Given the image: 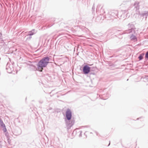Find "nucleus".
Here are the masks:
<instances>
[{"label":"nucleus","instance_id":"f257e3e1","mask_svg":"<svg viewBox=\"0 0 148 148\" xmlns=\"http://www.w3.org/2000/svg\"><path fill=\"white\" fill-rule=\"evenodd\" d=\"M49 59L48 57H44L41 60L38 62V70L40 71H42L43 68L46 67L49 63Z\"/></svg>","mask_w":148,"mask_h":148},{"label":"nucleus","instance_id":"f03ea898","mask_svg":"<svg viewBox=\"0 0 148 148\" xmlns=\"http://www.w3.org/2000/svg\"><path fill=\"white\" fill-rule=\"evenodd\" d=\"M90 67L87 65L85 66L83 68V71L84 74H88L90 71Z\"/></svg>","mask_w":148,"mask_h":148},{"label":"nucleus","instance_id":"7ed1b4c3","mask_svg":"<svg viewBox=\"0 0 148 148\" xmlns=\"http://www.w3.org/2000/svg\"><path fill=\"white\" fill-rule=\"evenodd\" d=\"M66 116L68 120H70L71 118V112L70 110L68 109L66 112Z\"/></svg>","mask_w":148,"mask_h":148},{"label":"nucleus","instance_id":"20e7f679","mask_svg":"<svg viewBox=\"0 0 148 148\" xmlns=\"http://www.w3.org/2000/svg\"><path fill=\"white\" fill-rule=\"evenodd\" d=\"M1 125L2 127L3 128V130L4 132H5L7 130L5 127V126L4 124L3 123V122H2L1 123Z\"/></svg>","mask_w":148,"mask_h":148},{"label":"nucleus","instance_id":"39448f33","mask_svg":"<svg viewBox=\"0 0 148 148\" xmlns=\"http://www.w3.org/2000/svg\"><path fill=\"white\" fill-rule=\"evenodd\" d=\"M130 38L131 40H134L136 39V38L135 36L134 35H132L131 37Z\"/></svg>","mask_w":148,"mask_h":148},{"label":"nucleus","instance_id":"423d86ee","mask_svg":"<svg viewBox=\"0 0 148 148\" xmlns=\"http://www.w3.org/2000/svg\"><path fill=\"white\" fill-rule=\"evenodd\" d=\"M144 55V54H141L138 57V58L139 59V60H141L143 59Z\"/></svg>","mask_w":148,"mask_h":148},{"label":"nucleus","instance_id":"0eeeda50","mask_svg":"<svg viewBox=\"0 0 148 148\" xmlns=\"http://www.w3.org/2000/svg\"><path fill=\"white\" fill-rule=\"evenodd\" d=\"M145 57L148 59V51L145 54Z\"/></svg>","mask_w":148,"mask_h":148},{"label":"nucleus","instance_id":"6e6552de","mask_svg":"<svg viewBox=\"0 0 148 148\" xmlns=\"http://www.w3.org/2000/svg\"><path fill=\"white\" fill-rule=\"evenodd\" d=\"M33 34H29V35H33Z\"/></svg>","mask_w":148,"mask_h":148}]
</instances>
